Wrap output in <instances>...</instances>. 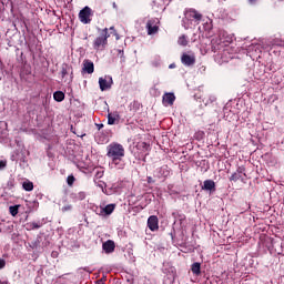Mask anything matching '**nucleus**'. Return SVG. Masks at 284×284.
I'll list each match as a JSON object with an SVG mask.
<instances>
[{
	"mask_svg": "<svg viewBox=\"0 0 284 284\" xmlns=\"http://www.w3.org/2000/svg\"><path fill=\"white\" fill-rule=\"evenodd\" d=\"M106 156L108 159H111V162L115 168L123 170L124 164L121 163L125 156V148H123V144L116 142L109 144L106 146Z\"/></svg>",
	"mask_w": 284,
	"mask_h": 284,
	"instance_id": "obj_1",
	"label": "nucleus"
},
{
	"mask_svg": "<svg viewBox=\"0 0 284 284\" xmlns=\"http://www.w3.org/2000/svg\"><path fill=\"white\" fill-rule=\"evenodd\" d=\"M108 39H110V33L108 28H104L100 31V34L93 41V50L103 51L108 47Z\"/></svg>",
	"mask_w": 284,
	"mask_h": 284,
	"instance_id": "obj_2",
	"label": "nucleus"
},
{
	"mask_svg": "<svg viewBox=\"0 0 284 284\" xmlns=\"http://www.w3.org/2000/svg\"><path fill=\"white\" fill-rule=\"evenodd\" d=\"M184 14L186 19H189L190 21H195L197 26L199 23H201V21H203V14L196 9H186Z\"/></svg>",
	"mask_w": 284,
	"mask_h": 284,
	"instance_id": "obj_3",
	"label": "nucleus"
},
{
	"mask_svg": "<svg viewBox=\"0 0 284 284\" xmlns=\"http://www.w3.org/2000/svg\"><path fill=\"white\" fill-rule=\"evenodd\" d=\"M145 28H146V32L150 37H152V34L159 33V19L153 18V19L148 20Z\"/></svg>",
	"mask_w": 284,
	"mask_h": 284,
	"instance_id": "obj_4",
	"label": "nucleus"
},
{
	"mask_svg": "<svg viewBox=\"0 0 284 284\" xmlns=\"http://www.w3.org/2000/svg\"><path fill=\"white\" fill-rule=\"evenodd\" d=\"M92 14V9L90 7H84L80 12H79V19L81 23L88 24L91 23L92 19H90Z\"/></svg>",
	"mask_w": 284,
	"mask_h": 284,
	"instance_id": "obj_5",
	"label": "nucleus"
},
{
	"mask_svg": "<svg viewBox=\"0 0 284 284\" xmlns=\"http://www.w3.org/2000/svg\"><path fill=\"white\" fill-rule=\"evenodd\" d=\"M181 61L183 63V65L190 67V65H194V63H196V57L194 54H187V53H183L181 57Z\"/></svg>",
	"mask_w": 284,
	"mask_h": 284,
	"instance_id": "obj_6",
	"label": "nucleus"
},
{
	"mask_svg": "<svg viewBox=\"0 0 284 284\" xmlns=\"http://www.w3.org/2000/svg\"><path fill=\"white\" fill-rule=\"evenodd\" d=\"M148 227L151 232H156V230H159V217L156 215L149 216Z\"/></svg>",
	"mask_w": 284,
	"mask_h": 284,
	"instance_id": "obj_7",
	"label": "nucleus"
},
{
	"mask_svg": "<svg viewBox=\"0 0 284 284\" xmlns=\"http://www.w3.org/2000/svg\"><path fill=\"white\" fill-rule=\"evenodd\" d=\"M114 210H116V204H108L106 206L101 207L98 214L99 216H110Z\"/></svg>",
	"mask_w": 284,
	"mask_h": 284,
	"instance_id": "obj_8",
	"label": "nucleus"
},
{
	"mask_svg": "<svg viewBox=\"0 0 284 284\" xmlns=\"http://www.w3.org/2000/svg\"><path fill=\"white\" fill-rule=\"evenodd\" d=\"M102 250L105 252V254H112V252L116 250V244H114V241L108 240L102 244Z\"/></svg>",
	"mask_w": 284,
	"mask_h": 284,
	"instance_id": "obj_9",
	"label": "nucleus"
},
{
	"mask_svg": "<svg viewBox=\"0 0 284 284\" xmlns=\"http://www.w3.org/2000/svg\"><path fill=\"white\" fill-rule=\"evenodd\" d=\"M202 190L205 192H216V183L213 180H205Z\"/></svg>",
	"mask_w": 284,
	"mask_h": 284,
	"instance_id": "obj_10",
	"label": "nucleus"
},
{
	"mask_svg": "<svg viewBox=\"0 0 284 284\" xmlns=\"http://www.w3.org/2000/svg\"><path fill=\"white\" fill-rule=\"evenodd\" d=\"M82 72H85L87 74H93L94 73V62H92L91 60H84Z\"/></svg>",
	"mask_w": 284,
	"mask_h": 284,
	"instance_id": "obj_11",
	"label": "nucleus"
},
{
	"mask_svg": "<svg viewBox=\"0 0 284 284\" xmlns=\"http://www.w3.org/2000/svg\"><path fill=\"white\" fill-rule=\"evenodd\" d=\"M99 85L102 92H105V90H110V88H112V78H110V81L103 78H99Z\"/></svg>",
	"mask_w": 284,
	"mask_h": 284,
	"instance_id": "obj_12",
	"label": "nucleus"
},
{
	"mask_svg": "<svg viewBox=\"0 0 284 284\" xmlns=\"http://www.w3.org/2000/svg\"><path fill=\"white\" fill-rule=\"evenodd\" d=\"M164 105H174V101H176V97L174 93H165L162 98Z\"/></svg>",
	"mask_w": 284,
	"mask_h": 284,
	"instance_id": "obj_13",
	"label": "nucleus"
},
{
	"mask_svg": "<svg viewBox=\"0 0 284 284\" xmlns=\"http://www.w3.org/2000/svg\"><path fill=\"white\" fill-rule=\"evenodd\" d=\"M241 179H243V170L241 169H237L236 172L230 176V181H233L234 183H236V181H241Z\"/></svg>",
	"mask_w": 284,
	"mask_h": 284,
	"instance_id": "obj_14",
	"label": "nucleus"
},
{
	"mask_svg": "<svg viewBox=\"0 0 284 284\" xmlns=\"http://www.w3.org/2000/svg\"><path fill=\"white\" fill-rule=\"evenodd\" d=\"M191 272L194 274V276H201V263L194 262L191 265Z\"/></svg>",
	"mask_w": 284,
	"mask_h": 284,
	"instance_id": "obj_15",
	"label": "nucleus"
},
{
	"mask_svg": "<svg viewBox=\"0 0 284 284\" xmlns=\"http://www.w3.org/2000/svg\"><path fill=\"white\" fill-rule=\"evenodd\" d=\"M53 99L54 101H57L58 103H61V101L65 100V93H63V91H55L53 93Z\"/></svg>",
	"mask_w": 284,
	"mask_h": 284,
	"instance_id": "obj_16",
	"label": "nucleus"
},
{
	"mask_svg": "<svg viewBox=\"0 0 284 284\" xmlns=\"http://www.w3.org/2000/svg\"><path fill=\"white\" fill-rule=\"evenodd\" d=\"M42 225L41 222H29L27 223V230H39Z\"/></svg>",
	"mask_w": 284,
	"mask_h": 284,
	"instance_id": "obj_17",
	"label": "nucleus"
},
{
	"mask_svg": "<svg viewBox=\"0 0 284 284\" xmlns=\"http://www.w3.org/2000/svg\"><path fill=\"white\" fill-rule=\"evenodd\" d=\"M22 187L26 190V192H32L34 190V183L31 181H26L22 183Z\"/></svg>",
	"mask_w": 284,
	"mask_h": 284,
	"instance_id": "obj_18",
	"label": "nucleus"
},
{
	"mask_svg": "<svg viewBox=\"0 0 284 284\" xmlns=\"http://www.w3.org/2000/svg\"><path fill=\"white\" fill-rule=\"evenodd\" d=\"M272 45H277L280 48H284V40L281 39V38H274L272 41H271Z\"/></svg>",
	"mask_w": 284,
	"mask_h": 284,
	"instance_id": "obj_19",
	"label": "nucleus"
},
{
	"mask_svg": "<svg viewBox=\"0 0 284 284\" xmlns=\"http://www.w3.org/2000/svg\"><path fill=\"white\" fill-rule=\"evenodd\" d=\"M68 70H69L68 64H63L60 71L61 79H65V77H68Z\"/></svg>",
	"mask_w": 284,
	"mask_h": 284,
	"instance_id": "obj_20",
	"label": "nucleus"
},
{
	"mask_svg": "<svg viewBox=\"0 0 284 284\" xmlns=\"http://www.w3.org/2000/svg\"><path fill=\"white\" fill-rule=\"evenodd\" d=\"M9 212L11 216H17V214H19V205L10 206Z\"/></svg>",
	"mask_w": 284,
	"mask_h": 284,
	"instance_id": "obj_21",
	"label": "nucleus"
},
{
	"mask_svg": "<svg viewBox=\"0 0 284 284\" xmlns=\"http://www.w3.org/2000/svg\"><path fill=\"white\" fill-rule=\"evenodd\" d=\"M178 43L179 45H183V47L187 45V37L181 36L178 40Z\"/></svg>",
	"mask_w": 284,
	"mask_h": 284,
	"instance_id": "obj_22",
	"label": "nucleus"
},
{
	"mask_svg": "<svg viewBox=\"0 0 284 284\" xmlns=\"http://www.w3.org/2000/svg\"><path fill=\"white\" fill-rule=\"evenodd\" d=\"M116 123V118L112 116V113L108 114V125H114Z\"/></svg>",
	"mask_w": 284,
	"mask_h": 284,
	"instance_id": "obj_23",
	"label": "nucleus"
},
{
	"mask_svg": "<svg viewBox=\"0 0 284 284\" xmlns=\"http://www.w3.org/2000/svg\"><path fill=\"white\" fill-rule=\"evenodd\" d=\"M74 181H77V179L74 178V175H69L67 178V183L70 187H72L74 185Z\"/></svg>",
	"mask_w": 284,
	"mask_h": 284,
	"instance_id": "obj_24",
	"label": "nucleus"
},
{
	"mask_svg": "<svg viewBox=\"0 0 284 284\" xmlns=\"http://www.w3.org/2000/svg\"><path fill=\"white\" fill-rule=\"evenodd\" d=\"M203 28H204L205 32H210L212 30V20L206 21L203 24Z\"/></svg>",
	"mask_w": 284,
	"mask_h": 284,
	"instance_id": "obj_25",
	"label": "nucleus"
},
{
	"mask_svg": "<svg viewBox=\"0 0 284 284\" xmlns=\"http://www.w3.org/2000/svg\"><path fill=\"white\" fill-rule=\"evenodd\" d=\"M85 196H87L85 192L81 191V192H79V193L75 195V199H77L78 201H85Z\"/></svg>",
	"mask_w": 284,
	"mask_h": 284,
	"instance_id": "obj_26",
	"label": "nucleus"
},
{
	"mask_svg": "<svg viewBox=\"0 0 284 284\" xmlns=\"http://www.w3.org/2000/svg\"><path fill=\"white\" fill-rule=\"evenodd\" d=\"M104 171L100 170L95 172V179H103Z\"/></svg>",
	"mask_w": 284,
	"mask_h": 284,
	"instance_id": "obj_27",
	"label": "nucleus"
},
{
	"mask_svg": "<svg viewBox=\"0 0 284 284\" xmlns=\"http://www.w3.org/2000/svg\"><path fill=\"white\" fill-rule=\"evenodd\" d=\"M70 210H72V205L71 204L62 206V212H70Z\"/></svg>",
	"mask_w": 284,
	"mask_h": 284,
	"instance_id": "obj_28",
	"label": "nucleus"
},
{
	"mask_svg": "<svg viewBox=\"0 0 284 284\" xmlns=\"http://www.w3.org/2000/svg\"><path fill=\"white\" fill-rule=\"evenodd\" d=\"M8 165L7 161L1 160L0 161V170H3Z\"/></svg>",
	"mask_w": 284,
	"mask_h": 284,
	"instance_id": "obj_29",
	"label": "nucleus"
},
{
	"mask_svg": "<svg viewBox=\"0 0 284 284\" xmlns=\"http://www.w3.org/2000/svg\"><path fill=\"white\" fill-rule=\"evenodd\" d=\"M6 267V260L0 258V270H3Z\"/></svg>",
	"mask_w": 284,
	"mask_h": 284,
	"instance_id": "obj_30",
	"label": "nucleus"
},
{
	"mask_svg": "<svg viewBox=\"0 0 284 284\" xmlns=\"http://www.w3.org/2000/svg\"><path fill=\"white\" fill-rule=\"evenodd\" d=\"M248 3L251 6H256V3H258V0H248Z\"/></svg>",
	"mask_w": 284,
	"mask_h": 284,
	"instance_id": "obj_31",
	"label": "nucleus"
},
{
	"mask_svg": "<svg viewBox=\"0 0 284 284\" xmlns=\"http://www.w3.org/2000/svg\"><path fill=\"white\" fill-rule=\"evenodd\" d=\"M98 125V130H101L103 128V124H97Z\"/></svg>",
	"mask_w": 284,
	"mask_h": 284,
	"instance_id": "obj_32",
	"label": "nucleus"
},
{
	"mask_svg": "<svg viewBox=\"0 0 284 284\" xmlns=\"http://www.w3.org/2000/svg\"><path fill=\"white\" fill-rule=\"evenodd\" d=\"M148 183H152V179L151 178H148Z\"/></svg>",
	"mask_w": 284,
	"mask_h": 284,
	"instance_id": "obj_33",
	"label": "nucleus"
},
{
	"mask_svg": "<svg viewBox=\"0 0 284 284\" xmlns=\"http://www.w3.org/2000/svg\"><path fill=\"white\" fill-rule=\"evenodd\" d=\"M0 284H9V283H8L7 281H4V282H1V281H0Z\"/></svg>",
	"mask_w": 284,
	"mask_h": 284,
	"instance_id": "obj_34",
	"label": "nucleus"
},
{
	"mask_svg": "<svg viewBox=\"0 0 284 284\" xmlns=\"http://www.w3.org/2000/svg\"><path fill=\"white\" fill-rule=\"evenodd\" d=\"M113 8H116V2H113Z\"/></svg>",
	"mask_w": 284,
	"mask_h": 284,
	"instance_id": "obj_35",
	"label": "nucleus"
},
{
	"mask_svg": "<svg viewBox=\"0 0 284 284\" xmlns=\"http://www.w3.org/2000/svg\"><path fill=\"white\" fill-rule=\"evenodd\" d=\"M144 148H148V143H143Z\"/></svg>",
	"mask_w": 284,
	"mask_h": 284,
	"instance_id": "obj_36",
	"label": "nucleus"
},
{
	"mask_svg": "<svg viewBox=\"0 0 284 284\" xmlns=\"http://www.w3.org/2000/svg\"><path fill=\"white\" fill-rule=\"evenodd\" d=\"M110 30H113V31H114V27H111Z\"/></svg>",
	"mask_w": 284,
	"mask_h": 284,
	"instance_id": "obj_37",
	"label": "nucleus"
},
{
	"mask_svg": "<svg viewBox=\"0 0 284 284\" xmlns=\"http://www.w3.org/2000/svg\"><path fill=\"white\" fill-rule=\"evenodd\" d=\"M170 68H174V64H171Z\"/></svg>",
	"mask_w": 284,
	"mask_h": 284,
	"instance_id": "obj_38",
	"label": "nucleus"
},
{
	"mask_svg": "<svg viewBox=\"0 0 284 284\" xmlns=\"http://www.w3.org/2000/svg\"><path fill=\"white\" fill-rule=\"evenodd\" d=\"M1 232H2V230H1V227H0V234H1Z\"/></svg>",
	"mask_w": 284,
	"mask_h": 284,
	"instance_id": "obj_39",
	"label": "nucleus"
}]
</instances>
